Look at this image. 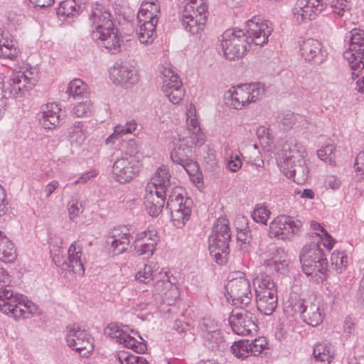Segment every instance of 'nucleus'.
I'll return each instance as SVG.
<instances>
[{
	"label": "nucleus",
	"mask_w": 364,
	"mask_h": 364,
	"mask_svg": "<svg viewBox=\"0 0 364 364\" xmlns=\"http://www.w3.org/2000/svg\"><path fill=\"white\" fill-rule=\"evenodd\" d=\"M154 237H159L158 232L155 230H147L138 233L134 241L140 242L141 243H151L153 242Z\"/></svg>",
	"instance_id": "nucleus-60"
},
{
	"label": "nucleus",
	"mask_w": 364,
	"mask_h": 364,
	"mask_svg": "<svg viewBox=\"0 0 364 364\" xmlns=\"http://www.w3.org/2000/svg\"><path fill=\"white\" fill-rule=\"evenodd\" d=\"M224 56L229 60L241 58L247 50L250 41L242 30L228 29L220 39Z\"/></svg>",
	"instance_id": "nucleus-13"
},
{
	"label": "nucleus",
	"mask_w": 364,
	"mask_h": 364,
	"mask_svg": "<svg viewBox=\"0 0 364 364\" xmlns=\"http://www.w3.org/2000/svg\"><path fill=\"white\" fill-rule=\"evenodd\" d=\"M192 205V200L183 196L181 188L176 187L168 194L166 209L170 211L174 226L181 228L185 225L191 217Z\"/></svg>",
	"instance_id": "nucleus-12"
},
{
	"label": "nucleus",
	"mask_w": 364,
	"mask_h": 364,
	"mask_svg": "<svg viewBox=\"0 0 364 364\" xmlns=\"http://www.w3.org/2000/svg\"><path fill=\"white\" fill-rule=\"evenodd\" d=\"M16 257L14 245L9 237L1 236L0 238V260L6 263L13 262Z\"/></svg>",
	"instance_id": "nucleus-39"
},
{
	"label": "nucleus",
	"mask_w": 364,
	"mask_h": 364,
	"mask_svg": "<svg viewBox=\"0 0 364 364\" xmlns=\"http://www.w3.org/2000/svg\"><path fill=\"white\" fill-rule=\"evenodd\" d=\"M254 284L255 285V295L267 294L268 293L277 294L276 284L268 274H262L260 276H258L255 279Z\"/></svg>",
	"instance_id": "nucleus-37"
},
{
	"label": "nucleus",
	"mask_w": 364,
	"mask_h": 364,
	"mask_svg": "<svg viewBox=\"0 0 364 364\" xmlns=\"http://www.w3.org/2000/svg\"><path fill=\"white\" fill-rule=\"evenodd\" d=\"M65 341L70 348L84 357H87L94 349L92 337L77 323L67 326Z\"/></svg>",
	"instance_id": "nucleus-15"
},
{
	"label": "nucleus",
	"mask_w": 364,
	"mask_h": 364,
	"mask_svg": "<svg viewBox=\"0 0 364 364\" xmlns=\"http://www.w3.org/2000/svg\"><path fill=\"white\" fill-rule=\"evenodd\" d=\"M328 5H331L333 11L339 16H343L350 9V4L346 0H333Z\"/></svg>",
	"instance_id": "nucleus-58"
},
{
	"label": "nucleus",
	"mask_w": 364,
	"mask_h": 364,
	"mask_svg": "<svg viewBox=\"0 0 364 364\" xmlns=\"http://www.w3.org/2000/svg\"><path fill=\"white\" fill-rule=\"evenodd\" d=\"M89 21L92 40L111 53H119L121 41L110 12L103 6L97 4L92 7Z\"/></svg>",
	"instance_id": "nucleus-1"
},
{
	"label": "nucleus",
	"mask_w": 364,
	"mask_h": 364,
	"mask_svg": "<svg viewBox=\"0 0 364 364\" xmlns=\"http://www.w3.org/2000/svg\"><path fill=\"white\" fill-rule=\"evenodd\" d=\"M134 336H131L128 333V330L125 331L124 334L119 338V343L125 347L132 349L134 352L141 353L145 352L146 349V345L143 342L142 338L138 335V332L134 330L130 331Z\"/></svg>",
	"instance_id": "nucleus-36"
},
{
	"label": "nucleus",
	"mask_w": 364,
	"mask_h": 364,
	"mask_svg": "<svg viewBox=\"0 0 364 364\" xmlns=\"http://www.w3.org/2000/svg\"><path fill=\"white\" fill-rule=\"evenodd\" d=\"M136 127L137 124L134 120L127 122L124 126L117 125L114 132L106 139V144L114 143L115 140L119 139L124 134L132 133L136 129Z\"/></svg>",
	"instance_id": "nucleus-43"
},
{
	"label": "nucleus",
	"mask_w": 364,
	"mask_h": 364,
	"mask_svg": "<svg viewBox=\"0 0 364 364\" xmlns=\"http://www.w3.org/2000/svg\"><path fill=\"white\" fill-rule=\"evenodd\" d=\"M92 107L90 100L80 102L73 107V113L77 117H87L92 113Z\"/></svg>",
	"instance_id": "nucleus-56"
},
{
	"label": "nucleus",
	"mask_w": 364,
	"mask_h": 364,
	"mask_svg": "<svg viewBox=\"0 0 364 364\" xmlns=\"http://www.w3.org/2000/svg\"><path fill=\"white\" fill-rule=\"evenodd\" d=\"M341 180L335 175L326 176L324 181L326 188L333 191L338 190L341 187Z\"/></svg>",
	"instance_id": "nucleus-63"
},
{
	"label": "nucleus",
	"mask_w": 364,
	"mask_h": 364,
	"mask_svg": "<svg viewBox=\"0 0 364 364\" xmlns=\"http://www.w3.org/2000/svg\"><path fill=\"white\" fill-rule=\"evenodd\" d=\"M180 19L183 28L192 35L198 34L201 32L204 29L207 22L200 16L199 19H197V18H195L189 14L188 16L180 15Z\"/></svg>",
	"instance_id": "nucleus-38"
},
{
	"label": "nucleus",
	"mask_w": 364,
	"mask_h": 364,
	"mask_svg": "<svg viewBox=\"0 0 364 364\" xmlns=\"http://www.w3.org/2000/svg\"><path fill=\"white\" fill-rule=\"evenodd\" d=\"M198 329L201 337L223 331L221 323L211 317H204L200 320Z\"/></svg>",
	"instance_id": "nucleus-42"
},
{
	"label": "nucleus",
	"mask_w": 364,
	"mask_h": 364,
	"mask_svg": "<svg viewBox=\"0 0 364 364\" xmlns=\"http://www.w3.org/2000/svg\"><path fill=\"white\" fill-rule=\"evenodd\" d=\"M149 11L154 13H160V7L157 0H144L141 3L139 11L148 12Z\"/></svg>",
	"instance_id": "nucleus-62"
},
{
	"label": "nucleus",
	"mask_w": 364,
	"mask_h": 364,
	"mask_svg": "<svg viewBox=\"0 0 364 364\" xmlns=\"http://www.w3.org/2000/svg\"><path fill=\"white\" fill-rule=\"evenodd\" d=\"M199 19L202 17L207 21L208 16V6L205 0H186L183 9L180 11V15H187Z\"/></svg>",
	"instance_id": "nucleus-32"
},
{
	"label": "nucleus",
	"mask_w": 364,
	"mask_h": 364,
	"mask_svg": "<svg viewBox=\"0 0 364 364\" xmlns=\"http://www.w3.org/2000/svg\"><path fill=\"white\" fill-rule=\"evenodd\" d=\"M296 144L293 149L289 143L283 145L282 151L285 152L282 159L277 161L280 170L289 178L299 183H304L309 178V168L304 153L296 149Z\"/></svg>",
	"instance_id": "nucleus-5"
},
{
	"label": "nucleus",
	"mask_w": 364,
	"mask_h": 364,
	"mask_svg": "<svg viewBox=\"0 0 364 364\" xmlns=\"http://www.w3.org/2000/svg\"><path fill=\"white\" fill-rule=\"evenodd\" d=\"M203 346L214 352H223L228 348V343L223 331L201 337Z\"/></svg>",
	"instance_id": "nucleus-34"
},
{
	"label": "nucleus",
	"mask_w": 364,
	"mask_h": 364,
	"mask_svg": "<svg viewBox=\"0 0 364 364\" xmlns=\"http://www.w3.org/2000/svg\"><path fill=\"white\" fill-rule=\"evenodd\" d=\"M300 222L292 217L281 215L269 224V235L282 240H290L299 230Z\"/></svg>",
	"instance_id": "nucleus-23"
},
{
	"label": "nucleus",
	"mask_w": 364,
	"mask_h": 364,
	"mask_svg": "<svg viewBox=\"0 0 364 364\" xmlns=\"http://www.w3.org/2000/svg\"><path fill=\"white\" fill-rule=\"evenodd\" d=\"M129 330L128 326H122L116 323H109L105 329V336L116 339L119 343V338L123 336L125 331Z\"/></svg>",
	"instance_id": "nucleus-50"
},
{
	"label": "nucleus",
	"mask_w": 364,
	"mask_h": 364,
	"mask_svg": "<svg viewBox=\"0 0 364 364\" xmlns=\"http://www.w3.org/2000/svg\"><path fill=\"white\" fill-rule=\"evenodd\" d=\"M68 210L70 219L75 220L83 212V207L81 202L73 199L68 205Z\"/></svg>",
	"instance_id": "nucleus-59"
},
{
	"label": "nucleus",
	"mask_w": 364,
	"mask_h": 364,
	"mask_svg": "<svg viewBox=\"0 0 364 364\" xmlns=\"http://www.w3.org/2000/svg\"><path fill=\"white\" fill-rule=\"evenodd\" d=\"M297 46L299 54L306 62L321 64L327 58L326 50L321 42L315 38L300 37Z\"/></svg>",
	"instance_id": "nucleus-17"
},
{
	"label": "nucleus",
	"mask_w": 364,
	"mask_h": 364,
	"mask_svg": "<svg viewBox=\"0 0 364 364\" xmlns=\"http://www.w3.org/2000/svg\"><path fill=\"white\" fill-rule=\"evenodd\" d=\"M166 194L158 193L157 191H146L144 196V206L149 215L158 216L164 207Z\"/></svg>",
	"instance_id": "nucleus-30"
},
{
	"label": "nucleus",
	"mask_w": 364,
	"mask_h": 364,
	"mask_svg": "<svg viewBox=\"0 0 364 364\" xmlns=\"http://www.w3.org/2000/svg\"><path fill=\"white\" fill-rule=\"evenodd\" d=\"M193 145L189 138L179 137L171 152V159L173 164L181 166L186 170L194 183H200L203 181V176L198 163L192 158Z\"/></svg>",
	"instance_id": "nucleus-9"
},
{
	"label": "nucleus",
	"mask_w": 364,
	"mask_h": 364,
	"mask_svg": "<svg viewBox=\"0 0 364 364\" xmlns=\"http://www.w3.org/2000/svg\"><path fill=\"white\" fill-rule=\"evenodd\" d=\"M273 28L267 21H262L259 17L254 16L247 21L245 35L250 44L263 46L268 42V38Z\"/></svg>",
	"instance_id": "nucleus-19"
},
{
	"label": "nucleus",
	"mask_w": 364,
	"mask_h": 364,
	"mask_svg": "<svg viewBox=\"0 0 364 364\" xmlns=\"http://www.w3.org/2000/svg\"><path fill=\"white\" fill-rule=\"evenodd\" d=\"M264 92V87L260 82L240 85L225 93V103L233 109H242L261 100Z\"/></svg>",
	"instance_id": "nucleus-8"
},
{
	"label": "nucleus",
	"mask_w": 364,
	"mask_h": 364,
	"mask_svg": "<svg viewBox=\"0 0 364 364\" xmlns=\"http://www.w3.org/2000/svg\"><path fill=\"white\" fill-rule=\"evenodd\" d=\"M10 282L6 272L0 267V311L15 319L28 318L37 314L36 306L23 296L14 293L6 283Z\"/></svg>",
	"instance_id": "nucleus-2"
},
{
	"label": "nucleus",
	"mask_w": 364,
	"mask_h": 364,
	"mask_svg": "<svg viewBox=\"0 0 364 364\" xmlns=\"http://www.w3.org/2000/svg\"><path fill=\"white\" fill-rule=\"evenodd\" d=\"M86 85L80 79H74L69 85L67 93L73 98L82 96L86 91Z\"/></svg>",
	"instance_id": "nucleus-51"
},
{
	"label": "nucleus",
	"mask_w": 364,
	"mask_h": 364,
	"mask_svg": "<svg viewBox=\"0 0 364 364\" xmlns=\"http://www.w3.org/2000/svg\"><path fill=\"white\" fill-rule=\"evenodd\" d=\"M159 13L138 11L139 29L136 31L141 43L149 45L153 43L156 36V27L159 21Z\"/></svg>",
	"instance_id": "nucleus-22"
},
{
	"label": "nucleus",
	"mask_w": 364,
	"mask_h": 364,
	"mask_svg": "<svg viewBox=\"0 0 364 364\" xmlns=\"http://www.w3.org/2000/svg\"><path fill=\"white\" fill-rule=\"evenodd\" d=\"M332 267L338 272H342L348 264V257L343 252L335 250L331 257Z\"/></svg>",
	"instance_id": "nucleus-48"
},
{
	"label": "nucleus",
	"mask_w": 364,
	"mask_h": 364,
	"mask_svg": "<svg viewBox=\"0 0 364 364\" xmlns=\"http://www.w3.org/2000/svg\"><path fill=\"white\" fill-rule=\"evenodd\" d=\"M83 124L77 122L69 129V137L72 141L82 143L85 140V134L82 130Z\"/></svg>",
	"instance_id": "nucleus-54"
},
{
	"label": "nucleus",
	"mask_w": 364,
	"mask_h": 364,
	"mask_svg": "<svg viewBox=\"0 0 364 364\" xmlns=\"http://www.w3.org/2000/svg\"><path fill=\"white\" fill-rule=\"evenodd\" d=\"M20 53L17 42L9 31L0 29V58L16 60Z\"/></svg>",
	"instance_id": "nucleus-31"
},
{
	"label": "nucleus",
	"mask_w": 364,
	"mask_h": 364,
	"mask_svg": "<svg viewBox=\"0 0 364 364\" xmlns=\"http://www.w3.org/2000/svg\"><path fill=\"white\" fill-rule=\"evenodd\" d=\"M53 260L57 266H66L76 275H84L85 258L82 253V247L78 241H75L70 245L66 260L61 262L58 255H55Z\"/></svg>",
	"instance_id": "nucleus-24"
},
{
	"label": "nucleus",
	"mask_w": 364,
	"mask_h": 364,
	"mask_svg": "<svg viewBox=\"0 0 364 364\" xmlns=\"http://www.w3.org/2000/svg\"><path fill=\"white\" fill-rule=\"evenodd\" d=\"M141 167V164L135 156L121 153L114 159L112 173L117 181L124 183L134 179L139 174Z\"/></svg>",
	"instance_id": "nucleus-14"
},
{
	"label": "nucleus",
	"mask_w": 364,
	"mask_h": 364,
	"mask_svg": "<svg viewBox=\"0 0 364 364\" xmlns=\"http://www.w3.org/2000/svg\"><path fill=\"white\" fill-rule=\"evenodd\" d=\"M333 0H297L292 9L294 18L298 23L314 19Z\"/></svg>",
	"instance_id": "nucleus-18"
},
{
	"label": "nucleus",
	"mask_w": 364,
	"mask_h": 364,
	"mask_svg": "<svg viewBox=\"0 0 364 364\" xmlns=\"http://www.w3.org/2000/svg\"><path fill=\"white\" fill-rule=\"evenodd\" d=\"M171 173L166 166L157 168L151 182L146 187V191H157L158 193L168 194L171 188Z\"/></svg>",
	"instance_id": "nucleus-29"
},
{
	"label": "nucleus",
	"mask_w": 364,
	"mask_h": 364,
	"mask_svg": "<svg viewBox=\"0 0 364 364\" xmlns=\"http://www.w3.org/2000/svg\"><path fill=\"white\" fill-rule=\"evenodd\" d=\"M289 262L285 258L274 257L266 262L267 267L272 272L284 274L288 267Z\"/></svg>",
	"instance_id": "nucleus-52"
},
{
	"label": "nucleus",
	"mask_w": 364,
	"mask_h": 364,
	"mask_svg": "<svg viewBox=\"0 0 364 364\" xmlns=\"http://www.w3.org/2000/svg\"><path fill=\"white\" fill-rule=\"evenodd\" d=\"M161 91L171 102L178 104L183 98L185 90L178 75L171 66H164L161 70Z\"/></svg>",
	"instance_id": "nucleus-16"
},
{
	"label": "nucleus",
	"mask_w": 364,
	"mask_h": 364,
	"mask_svg": "<svg viewBox=\"0 0 364 364\" xmlns=\"http://www.w3.org/2000/svg\"><path fill=\"white\" fill-rule=\"evenodd\" d=\"M37 118L45 129H52L63 122L65 115L58 104L50 102L41 106Z\"/></svg>",
	"instance_id": "nucleus-27"
},
{
	"label": "nucleus",
	"mask_w": 364,
	"mask_h": 364,
	"mask_svg": "<svg viewBox=\"0 0 364 364\" xmlns=\"http://www.w3.org/2000/svg\"><path fill=\"white\" fill-rule=\"evenodd\" d=\"M335 147L333 144H327L318 150V158L324 161L332 163L335 159Z\"/></svg>",
	"instance_id": "nucleus-57"
},
{
	"label": "nucleus",
	"mask_w": 364,
	"mask_h": 364,
	"mask_svg": "<svg viewBox=\"0 0 364 364\" xmlns=\"http://www.w3.org/2000/svg\"><path fill=\"white\" fill-rule=\"evenodd\" d=\"M228 321L232 331L240 336L251 335L257 331L255 316L247 310L233 311L228 317Z\"/></svg>",
	"instance_id": "nucleus-21"
},
{
	"label": "nucleus",
	"mask_w": 364,
	"mask_h": 364,
	"mask_svg": "<svg viewBox=\"0 0 364 364\" xmlns=\"http://www.w3.org/2000/svg\"><path fill=\"white\" fill-rule=\"evenodd\" d=\"M355 169L357 172H359L364 178V148L357 155L355 164Z\"/></svg>",
	"instance_id": "nucleus-64"
},
{
	"label": "nucleus",
	"mask_w": 364,
	"mask_h": 364,
	"mask_svg": "<svg viewBox=\"0 0 364 364\" xmlns=\"http://www.w3.org/2000/svg\"><path fill=\"white\" fill-rule=\"evenodd\" d=\"M38 72L36 68L29 67L15 71L10 77L9 83L0 81V119L3 117L8 100L21 96L37 83Z\"/></svg>",
	"instance_id": "nucleus-3"
},
{
	"label": "nucleus",
	"mask_w": 364,
	"mask_h": 364,
	"mask_svg": "<svg viewBox=\"0 0 364 364\" xmlns=\"http://www.w3.org/2000/svg\"><path fill=\"white\" fill-rule=\"evenodd\" d=\"M230 237L228 219L225 218H218L213 225L212 233L208 239L210 253L218 264L223 265L227 262Z\"/></svg>",
	"instance_id": "nucleus-7"
},
{
	"label": "nucleus",
	"mask_w": 364,
	"mask_h": 364,
	"mask_svg": "<svg viewBox=\"0 0 364 364\" xmlns=\"http://www.w3.org/2000/svg\"><path fill=\"white\" fill-rule=\"evenodd\" d=\"M249 343L250 346L249 348L250 355L255 356L259 355L266 348L267 345L264 337H259L252 341H249Z\"/></svg>",
	"instance_id": "nucleus-55"
},
{
	"label": "nucleus",
	"mask_w": 364,
	"mask_h": 364,
	"mask_svg": "<svg viewBox=\"0 0 364 364\" xmlns=\"http://www.w3.org/2000/svg\"><path fill=\"white\" fill-rule=\"evenodd\" d=\"M312 355L315 364H330L334 356L333 346L329 343H318Z\"/></svg>",
	"instance_id": "nucleus-33"
},
{
	"label": "nucleus",
	"mask_w": 364,
	"mask_h": 364,
	"mask_svg": "<svg viewBox=\"0 0 364 364\" xmlns=\"http://www.w3.org/2000/svg\"><path fill=\"white\" fill-rule=\"evenodd\" d=\"M173 328L181 335L186 342H191L194 340V334L188 323L181 320H176Z\"/></svg>",
	"instance_id": "nucleus-49"
},
{
	"label": "nucleus",
	"mask_w": 364,
	"mask_h": 364,
	"mask_svg": "<svg viewBox=\"0 0 364 364\" xmlns=\"http://www.w3.org/2000/svg\"><path fill=\"white\" fill-rule=\"evenodd\" d=\"M294 311L299 313L306 323L312 326L321 324L325 316L322 303L316 299L313 301H297L294 305Z\"/></svg>",
	"instance_id": "nucleus-20"
},
{
	"label": "nucleus",
	"mask_w": 364,
	"mask_h": 364,
	"mask_svg": "<svg viewBox=\"0 0 364 364\" xmlns=\"http://www.w3.org/2000/svg\"><path fill=\"white\" fill-rule=\"evenodd\" d=\"M270 213V211L265 206L257 205L252 213V218L255 222L266 225Z\"/></svg>",
	"instance_id": "nucleus-53"
},
{
	"label": "nucleus",
	"mask_w": 364,
	"mask_h": 364,
	"mask_svg": "<svg viewBox=\"0 0 364 364\" xmlns=\"http://www.w3.org/2000/svg\"><path fill=\"white\" fill-rule=\"evenodd\" d=\"M203 161L206 163L210 168H213L217 165V159L215 152L213 149H210L208 146H205L203 148Z\"/></svg>",
	"instance_id": "nucleus-61"
},
{
	"label": "nucleus",
	"mask_w": 364,
	"mask_h": 364,
	"mask_svg": "<svg viewBox=\"0 0 364 364\" xmlns=\"http://www.w3.org/2000/svg\"><path fill=\"white\" fill-rule=\"evenodd\" d=\"M196 110L193 105L191 104L187 112V130L183 138H189L191 144L201 146L205 142V136L200 130V125L196 118Z\"/></svg>",
	"instance_id": "nucleus-28"
},
{
	"label": "nucleus",
	"mask_w": 364,
	"mask_h": 364,
	"mask_svg": "<svg viewBox=\"0 0 364 364\" xmlns=\"http://www.w3.org/2000/svg\"><path fill=\"white\" fill-rule=\"evenodd\" d=\"M80 6L75 0H65L60 3L56 13L60 18L65 19L79 14Z\"/></svg>",
	"instance_id": "nucleus-40"
},
{
	"label": "nucleus",
	"mask_w": 364,
	"mask_h": 364,
	"mask_svg": "<svg viewBox=\"0 0 364 364\" xmlns=\"http://www.w3.org/2000/svg\"><path fill=\"white\" fill-rule=\"evenodd\" d=\"M153 242L141 243L138 241L134 242V251L136 255L143 256L144 258H149L152 256L156 250V246L159 242V237H154Z\"/></svg>",
	"instance_id": "nucleus-44"
},
{
	"label": "nucleus",
	"mask_w": 364,
	"mask_h": 364,
	"mask_svg": "<svg viewBox=\"0 0 364 364\" xmlns=\"http://www.w3.org/2000/svg\"><path fill=\"white\" fill-rule=\"evenodd\" d=\"M257 308L262 314L272 315L277 306V294L256 295Z\"/></svg>",
	"instance_id": "nucleus-35"
},
{
	"label": "nucleus",
	"mask_w": 364,
	"mask_h": 364,
	"mask_svg": "<svg viewBox=\"0 0 364 364\" xmlns=\"http://www.w3.org/2000/svg\"><path fill=\"white\" fill-rule=\"evenodd\" d=\"M249 340L235 341L230 346V352L237 358L244 360L250 356Z\"/></svg>",
	"instance_id": "nucleus-45"
},
{
	"label": "nucleus",
	"mask_w": 364,
	"mask_h": 364,
	"mask_svg": "<svg viewBox=\"0 0 364 364\" xmlns=\"http://www.w3.org/2000/svg\"><path fill=\"white\" fill-rule=\"evenodd\" d=\"M311 229L313 234L319 237L320 241L322 242L324 247L328 250H331L335 243V240L331 235L324 229V228L316 221L312 220L310 223Z\"/></svg>",
	"instance_id": "nucleus-41"
},
{
	"label": "nucleus",
	"mask_w": 364,
	"mask_h": 364,
	"mask_svg": "<svg viewBox=\"0 0 364 364\" xmlns=\"http://www.w3.org/2000/svg\"><path fill=\"white\" fill-rule=\"evenodd\" d=\"M109 77L114 84L130 87L139 80L136 70L129 63H115L110 68Z\"/></svg>",
	"instance_id": "nucleus-25"
},
{
	"label": "nucleus",
	"mask_w": 364,
	"mask_h": 364,
	"mask_svg": "<svg viewBox=\"0 0 364 364\" xmlns=\"http://www.w3.org/2000/svg\"><path fill=\"white\" fill-rule=\"evenodd\" d=\"M237 238L240 250L243 253H248L250 251L252 241L251 231L249 227H246L238 231Z\"/></svg>",
	"instance_id": "nucleus-46"
},
{
	"label": "nucleus",
	"mask_w": 364,
	"mask_h": 364,
	"mask_svg": "<svg viewBox=\"0 0 364 364\" xmlns=\"http://www.w3.org/2000/svg\"><path fill=\"white\" fill-rule=\"evenodd\" d=\"M227 300L243 309L252 301V294L250 280L243 272H235L228 277L225 284Z\"/></svg>",
	"instance_id": "nucleus-10"
},
{
	"label": "nucleus",
	"mask_w": 364,
	"mask_h": 364,
	"mask_svg": "<svg viewBox=\"0 0 364 364\" xmlns=\"http://www.w3.org/2000/svg\"><path fill=\"white\" fill-rule=\"evenodd\" d=\"M132 235L127 226H118L112 229L107 237L109 252L115 255L125 252L129 246Z\"/></svg>",
	"instance_id": "nucleus-26"
},
{
	"label": "nucleus",
	"mask_w": 364,
	"mask_h": 364,
	"mask_svg": "<svg viewBox=\"0 0 364 364\" xmlns=\"http://www.w3.org/2000/svg\"><path fill=\"white\" fill-rule=\"evenodd\" d=\"M115 358L120 364H149L144 358L133 355L127 351L117 353Z\"/></svg>",
	"instance_id": "nucleus-47"
},
{
	"label": "nucleus",
	"mask_w": 364,
	"mask_h": 364,
	"mask_svg": "<svg viewBox=\"0 0 364 364\" xmlns=\"http://www.w3.org/2000/svg\"><path fill=\"white\" fill-rule=\"evenodd\" d=\"M348 47L343 52V58L352 70V77H357L364 68V31L355 28L346 36Z\"/></svg>",
	"instance_id": "nucleus-11"
},
{
	"label": "nucleus",
	"mask_w": 364,
	"mask_h": 364,
	"mask_svg": "<svg viewBox=\"0 0 364 364\" xmlns=\"http://www.w3.org/2000/svg\"><path fill=\"white\" fill-rule=\"evenodd\" d=\"M135 277L139 282L144 284H148L155 279L156 283L154 291L168 305L174 304L179 299V289L171 281V277L166 272H161L158 276H154L152 267L149 264H145L143 269L136 273Z\"/></svg>",
	"instance_id": "nucleus-6"
},
{
	"label": "nucleus",
	"mask_w": 364,
	"mask_h": 364,
	"mask_svg": "<svg viewBox=\"0 0 364 364\" xmlns=\"http://www.w3.org/2000/svg\"><path fill=\"white\" fill-rule=\"evenodd\" d=\"M300 262L303 272L320 283L326 278L328 262L326 255L318 242L304 245L300 252Z\"/></svg>",
	"instance_id": "nucleus-4"
}]
</instances>
